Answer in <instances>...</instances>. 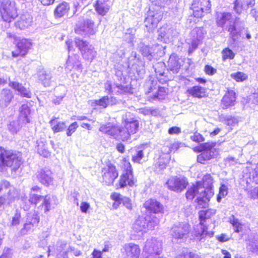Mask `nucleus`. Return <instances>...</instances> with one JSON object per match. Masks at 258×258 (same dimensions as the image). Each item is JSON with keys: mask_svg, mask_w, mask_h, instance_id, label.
Wrapping results in <instances>:
<instances>
[{"mask_svg": "<svg viewBox=\"0 0 258 258\" xmlns=\"http://www.w3.org/2000/svg\"><path fill=\"white\" fill-rule=\"evenodd\" d=\"M55 0H40L41 3L44 6H49L52 5Z\"/></svg>", "mask_w": 258, "mask_h": 258, "instance_id": "obj_61", "label": "nucleus"}, {"mask_svg": "<svg viewBox=\"0 0 258 258\" xmlns=\"http://www.w3.org/2000/svg\"><path fill=\"white\" fill-rule=\"evenodd\" d=\"M11 186L10 183L7 180H2L0 183V192L3 189H6L9 188Z\"/></svg>", "mask_w": 258, "mask_h": 258, "instance_id": "obj_54", "label": "nucleus"}, {"mask_svg": "<svg viewBox=\"0 0 258 258\" xmlns=\"http://www.w3.org/2000/svg\"><path fill=\"white\" fill-rule=\"evenodd\" d=\"M135 148L137 153L132 156V160L134 163H140L144 156V151L140 147H136Z\"/></svg>", "mask_w": 258, "mask_h": 258, "instance_id": "obj_36", "label": "nucleus"}, {"mask_svg": "<svg viewBox=\"0 0 258 258\" xmlns=\"http://www.w3.org/2000/svg\"><path fill=\"white\" fill-rule=\"evenodd\" d=\"M231 77L237 82H241L247 79V75L241 72H237L231 74Z\"/></svg>", "mask_w": 258, "mask_h": 258, "instance_id": "obj_39", "label": "nucleus"}, {"mask_svg": "<svg viewBox=\"0 0 258 258\" xmlns=\"http://www.w3.org/2000/svg\"><path fill=\"white\" fill-rule=\"evenodd\" d=\"M188 96L194 98H202L208 96L206 89L200 85H195L188 88L186 91Z\"/></svg>", "mask_w": 258, "mask_h": 258, "instance_id": "obj_14", "label": "nucleus"}, {"mask_svg": "<svg viewBox=\"0 0 258 258\" xmlns=\"http://www.w3.org/2000/svg\"><path fill=\"white\" fill-rule=\"evenodd\" d=\"M94 23L93 22H87L83 24L76 26L74 29L75 33L77 34H82L86 31L87 29H92Z\"/></svg>", "mask_w": 258, "mask_h": 258, "instance_id": "obj_30", "label": "nucleus"}, {"mask_svg": "<svg viewBox=\"0 0 258 258\" xmlns=\"http://www.w3.org/2000/svg\"><path fill=\"white\" fill-rule=\"evenodd\" d=\"M143 207L147 212L150 214H163L164 212V207L163 204L154 198L147 200L143 204Z\"/></svg>", "mask_w": 258, "mask_h": 258, "instance_id": "obj_11", "label": "nucleus"}, {"mask_svg": "<svg viewBox=\"0 0 258 258\" xmlns=\"http://www.w3.org/2000/svg\"><path fill=\"white\" fill-rule=\"evenodd\" d=\"M44 197L35 194H30L29 202L31 205L36 207L41 201H43Z\"/></svg>", "mask_w": 258, "mask_h": 258, "instance_id": "obj_38", "label": "nucleus"}, {"mask_svg": "<svg viewBox=\"0 0 258 258\" xmlns=\"http://www.w3.org/2000/svg\"><path fill=\"white\" fill-rule=\"evenodd\" d=\"M145 23L148 31H150L157 28L159 20L156 18L154 16L152 15L146 18Z\"/></svg>", "mask_w": 258, "mask_h": 258, "instance_id": "obj_29", "label": "nucleus"}, {"mask_svg": "<svg viewBox=\"0 0 258 258\" xmlns=\"http://www.w3.org/2000/svg\"><path fill=\"white\" fill-rule=\"evenodd\" d=\"M75 44L85 59L92 60L95 57L97 52L87 41L78 38L75 39Z\"/></svg>", "mask_w": 258, "mask_h": 258, "instance_id": "obj_9", "label": "nucleus"}, {"mask_svg": "<svg viewBox=\"0 0 258 258\" xmlns=\"http://www.w3.org/2000/svg\"><path fill=\"white\" fill-rule=\"evenodd\" d=\"M190 139L192 142L197 143L203 142L205 140L204 137L197 132H195L193 135L190 136Z\"/></svg>", "mask_w": 258, "mask_h": 258, "instance_id": "obj_42", "label": "nucleus"}, {"mask_svg": "<svg viewBox=\"0 0 258 258\" xmlns=\"http://www.w3.org/2000/svg\"><path fill=\"white\" fill-rule=\"evenodd\" d=\"M229 237L225 234H221L217 236V239L221 242H226L229 240Z\"/></svg>", "mask_w": 258, "mask_h": 258, "instance_id": "obj_56", "label": "nucleus"}, {"mask_svg": "<svg viewBox=\"0 0 258 258\" xmlns=\"http://www.w3.org/2000/svg\"><path fill=\"white\" fill-rule=\"evenodd\" d=\"M0 15L4 22L10 23L18 16L15 4L10 0H3L0 3Z\"/></svg>", "mask_w": 258, "mask_h": 258, "instance_id": "obj_6", "label": "nucleus"}, {"mask_svg": "<svg viewBox=\"0 0 258 258\" xmlns=\"http://www.w3.org/2000/svg\"><path fill=\"white\" fill-rule=\"evenodd\" d=\"M211 7L210 0H192L190 9L194 18L201 19L211 12Z\"/></svg>", "mask_w": 258, "mask_h": 258, "instance_id": "obj_7", "label": "nucleus"}, {"mask_svg": "<svg viewBox=\"0 0 258 258\" xmlns=\"http://www.w3.org/2000/svg\"><path fill=\"white\" fill-rule=\"evenodd\" d=\"M199 183L201 188H204L201 192V196L196 199V202L200 208H205L209 206L211 199L214 195L213 178L209 173L205 174L201 180L196 181Z\"/></svg>", "mask_w": 258, "mask_h": 258, "instance_id": "obj_1", "label": "nucleus"}, {"mask_svg": "<svg viewBox=\"0 0 258 258\" xmlns=\"http://www.w3.org/2000/svg\"><path fill=\"white\" fill-rule=\"evenodd\" d=\"M102 252L94 249L92 253V258H102Z\"/></svg>", "mask_w": 258, "mask_h": 258, "instance_id": "obj_57", "label": "nucleus"}, {"mask_svg": "<svg viewBox=\"0 0 258 258\" xmlns=\"http://www.w3.org/2000/svg\"><path fill=\"white\" fill-rule=\"evenodd\" d=\"M157 243L158 242L156 240H151V242H149V248H151L153 251H155V253L156 255H159L161 253V250H159Z\"/></svg>", "mask_w": 258, "mask_h": 258, "instance_id": "obj_46", "label": "nucleus"}, {"mask_svg": "<svg viewBox=\"0 0 258 258\" xmlns=\"http://www.w3.org/2000/svg\"><path fill=\"white\" fill-rule=\"evenodd\" d=\"M90 204L86 202H83L81 203L80 210L82 212L86 213L90 208Z\"/></svg>", "mask_w": 258, "mask_h": 258, "instance_id": "obj_52", "label": "nucleus"}, {"mask_svg": "<svg viewBox=\"0 0 258 258\" xmlns=\"http://www.w3.org/2000/svg\"><path fill=\"white\" fill-rule=\"evenodd\" d=\"M93 103L95 106L105 109L109 105V98L108 96H102L99 99L94 100Z\"/></svg>", "mask_w": 258, "mask_h": 258, "instance_id": "obj_34", "label": "nucleus"}, {"mask_svg": "<svg viewBox=\"0 0 258 258\" xmlns=\"http://www.w3.org/2000/svg\"><path fill=\"white\" fill-rule=\"evenodd\" d=\"M8 128L13 133H16L19 130L17 126V123L15 121L11 122L8 125Z\"/></svg>", "mask_w": 258, "mask_h": 258, "instance_id": "obj_51", "label": "nucleus"}, {"mask_svg": "<svg viewBox=\"0 0 258 258\" xmlns=\"http://www.w3.org/2000/svg\"><path fill=\"white\" fill-rule=\"evenodd\" d=\"M79 127V125L76 121L71 123L66 130V134L68 137L71 136Z\"/></svg>", "mask_w": 258, "mask_h": 258, "instance_id": "obj_41", "label": "nucleus"}, {"mask_svg": "<svg viewBox=\"0 0 258 258\" xmlns=\"http://www.w3.org/2000/svg\"><path fill=\"white\" fill-rule=\"evenodd\" d=\"M215 213L211 209L200 210L198 213L200 220L199 224H203L207 220L210 219L212 215Z\"/></svg>", "mask_w": 258, "mask_h": 258, "instance_id": "obj_28", "label": "nucleus"}, {"mask_svg": "<svg viewBox=\"0 0 258 258\" xmlns=\"http://www.w3.org/2000/svg\"><path fill=\"white\" fill-rule=\"evenodd\" d=\"M190 231V225L189 224H185L181 227V231L175 234V238L182 239L188 234Z\"/></svg>", "mask_w": 258, "mask_h": 258, "instance_id": "obj_37", "label": "nucleus"}, {"mask_svg": "<svg viewBox=\"0 0 258 258\" xmlns=\"http://www.w3.org/2000/svg\"><path fill=\"white\" fill-rule=\"evenodd\" d=\"M31 21L29 17L24 16L15 23L16 28L20 29H24L31 25Z\"/></svg>", "mask_w": 258, "mask_h": 258, "instance_id": "obj_31", "label": "nucleus"}, {"mask_svg": "<svg viewBox=\"0 0 258 258\" xmlns=\"http://www.w3.org/2000/svg\"><path fill=\"white\" fill-rule=\"evenodd\" d=\"M123 123V127L127 131V133H129L130 136L137 132L139 126V122L137 120L133 119L128 121L127 119H125L124 120Z\"/></svg>", "mask_w": 258, "mask_h": 258, "instance_id": "obj_20", "label": "nucleus"}, {"mask_svg": "<svg viewBox=\"0 0 258 258\" xmlns=\"http://www.w3.org/2000/svg\"><path fill=\"white\" fill-rule=\"evenodd\" d=\"M168 95V88L163 87H158L156 92L153 95L148 97V100L152 101L156 99H164Z\"/></svg>", "mask_w": 258, "mask_h": 258, "instance_id": "obj_26", "label": "nucleus"}, {"mask_svg": "<svg viewBox=\"0 0 258 258\" xmlns=\"http://www.w3.org/2000/svg\"><path fill=\"white\" fill-rule=\"evenodd\" d=\"M37 151L39 154L45 157L49 154V153L47 149H46L45 148L42 149V147H40V145H38Z\"/></svg>", "mask_w": 258, "mask_h": 258, "instance_id": "obj_55", "label": "nucleus"}, {"mask_svg": "<svg viewBox=\"0 0 258 258\" xmlns=\"http://www.w3.org/2000/svg\"><path fill=\"white\" fill-rule=\"evenodd\" d=\"M110 198L112 200L115 202H117L119 203V204H120L121 201L122 200L120 194L117 192H112L110 195Z\"/></svg>", "mask_w": 258, "mask_h": 258, "instance_id": "obj_49", "label": "nucleus"}, {"mask_svg": "<svg viewBox=\"0 0 258 258\" xmlns=\"http://www.w3.org/2000/svg\"><path fill=\"white\" fill-rule=\"evenodd\" d=\"M94 7L96 12L101 16H105L108 12L110 7L105 1L97 0L94 4Z\"/></svg>", "mask_w": 258, "mask_h": 258, "instance_id": "obj_22", "label": "nucleus"}, {"mask_svg": "<svg viewBox=\"0 0 258 258\" xmlns=\"http://www.w3.org/2000/svg\"><path fill=\"white\" fill-rule=\"evenodd\" d=\"M9 85L15 91L18 92V95L21 97L28 98L31 97V91L29 89H27L21 83L13 81L11 82Z\"/></svg>", "mask_w": 258, "mask_h": 258, "instance_id": "obj_17", "label": "nucleus"}, {"mask_svg": "<svg viewBox=\"0 0 258 258\" xmlns=\"http://www.w3.org/2000/svg\"><path fill=\"white\" fill-rule=\"evenodd\" d=\"M40 206L44 207L45 212H47L51 209L50 202L49 199H47L46 196L44 197L42 203L41 204Z\"/></svg>", "mask_w": 258, "mask_h": 258, "instance_id": "obj_48", "label": "nucleus"}, {"mask_svg": "<svg viewBox=\"0 0 258 258\" xmlns=\"http://www.w3.org/2000/svg\"><path fill=\"white\" fill-rule=\"evenodd\" d=\"M221 252L224 255L223 258H231V254L226 250L222 249Z\"/></svg>", "mask_w": 258, "mask_h": 258, "instance_id": "obj_62", "label": "nucleus"}, {"mask_svg": "<svg viewBox=\"0 0 258 258\" xmlns=\"http://www.w3.org/2000/svg\"><path fill=\"white\" fill-rule=\"evenodd\" d=\"M215 143L206 142L192 148V151L200 153L197 156V162L200 164H206L207 162L215 158L214 152L212 151L215 146Z\"/></svg>", "mask_w": 258, "mask_h": 258, "instance_id": "obj_5", "label": "nucleus"}, {"mask_svg": "<svg viewBox=\"0 0 258 258\" xmlns=\"http://www.w3.org/2000/svg\"><path fill=\"white\" fill-rule=\"evenodd\" d=\"M232 19V15L228 13H223L221 16L216 19L217 25L219 27H223L226 23Z\"/></svg>", "mask_w": 258, "mask_h": 258, "instance_id": "obj_33", "label": "nucleus"}, {"mask_svg": "<svg viewBox=\"0 0 258 258\" xmlns=\"http://www.w3.org/2000/svg\"><path fill=\"white\" fill-rule=\"evenodd\" d=\"M39 221L40 218L38 214L34 215V216L31 219V221L24 224L23 228L21 229V231L24 234H26V233L28 230H30L32 227L35 225H37L39 223Z\"/></svg>", "mask_w": 258, "mask_h": 258, "instance_id": "obj_27", "label": "nucleus"}, {"mask_svg": "<svg viewBox=\"0 0 258 258\" xmlns=\"http://www.w3.org/2000/svg\"><path fill=\"white\" fill-rule=\"evenodd\" d=\"M23 164L22 158L14 152L0 147V170L6 168H10L15 171Z\"/></svg>", "mask_w": 258, "mask_h": 258, "instance_id": "obj_3", "label": "nucleus"}, {"mask_svg": "<svg viewBox=\"0 0 258 258\" xmlns=\"http://www.w3.org/2000/svg\"><path fill=\"white\" fill-rule=\"evenodd\" d=\"M206 74L209 76H213L217 73L216 69L209 64H206L204 69Z\"/></svg>", "mask_w": 258, "mask_h": 258, "instance_id": "obj_45", "label": "nucleus"}, {"mask_svg": "<svg viewBox=\"0 0 258 258\" xmlns=\"http://www.w3.org/2000/svg\"><path fill=\"white\" fill-rule=\"evenodd\" d=\"M50 170L42 169L37 172L36 177L39 181L45 186H49L53 181Z\"/></svg>", "mask_w": 258, "mask_h": 258, "instance_id": "obj_15", "label": "nucleus"}, {"mask_svg": "<svg viewBox=\"0 0 258 258\" xmlns=\"http://www.w3.org/2000/svg\"><path fill=\"white\" fill-rule=\"evenodd\" d=\"M222 59L223 61L227 60L233 59L235 56V53L229 47L224 48L221 51Z\"/></svg>", "mask_w": 258, "mask_h": 258, "instance_id": "obj_35", "label": "nucleus"}, {"mask_svg": "<svg viewBox=\"0 0 258 258\" xmlns=\"http://www.w3.org/2000/svg\"><path fill=\"white\" fill-rule=\"evenodd\" d=\"M168 189L176 192H181L186 188L189 183L184 176H173L170 177L166 182Z\"/></svg>", "mask_w": 258, "mask_h": 258, "instance_id": "obj_8", "label": "nucleus"}, {"mask_svg": "<svg viewBox=\"0 0 258 258\" xmlns=\"http://www.w3.org/2000/svg\"><path fill=\"white\" fill-rule=\"evenodd\" d=\"M118 126L111 123L107 122L100 125L99 130L102 133L109 135L115 139L117 134Z\"/></svg>", "mask_w": 258, "mask_h": 258, "instance_id": "obj_18", "label": "nucleus"}, {"mask_svg": "<svg viewBox=\"0 0 258 258\" xmlns=\"http://www.w3.org/2000/svg\"><path fill=\"white\" fill-rule=\"evenodd\" d=\"M116 149L120 153H123L125 152V146L122 143H118L116 145Z\"/></svg>", "mask_w": 258, "mask_h": 258, "instance_id": "obj_60", "label": "nucleus"}, {"mask_svg": "<svg viewBox=\"0 0 258 258\" xmlns=\"http://www.w3.org/2000/svg\"><path fill=\"white\" fill-rule=\"evenodd\" d=\"M31 45V41L28 39L23 38L19 40L16 44V49L12 51V56L13 57H24L28 53Z\"/></svg>", "mask_w": 258, "mask_h": 258, "instance_id": "obj_12", "label": "nucleus"}, {"mask_svg": "<svg viewBox=\"0 0 258 258\" xmlns=\"http://www.w3.org/2000/svg\"><path fill=\"white\" fill-rule=\"evenodd\" d=\"M70 9L69 5L66 2H62L58 5L54 10V16L55 18H61L67 15Z\"/></svg>", "mask_w": 258, "mask_h": 258, "instance_id": "obj_24", "label": "nucleus"}, {"mask_svg": "<svg viewBox=\"0 0 258 258\" xmlns=\"http://www.w3.org/2000/svg\"><path fill=\"white\" fill-rule=\"evenodd\" d=\"M229 222L234 227V232L239 233L242 230V225L239 222L237 219H236L233 216L232 219H230Z\"/></svg>", "mask_w": 258, "mask_h": 258, "instance_id": "obj_40", "label": "nucleus"}, {"mask_svg": "<svg viewBox=\"0 0 258 258\" xmlns=\"http://www.w3.org/2000/svg\"><path fill=\"white\" fill-rule=\"evenodd\" d=\"M221 131V129L219 128H215L213 132L210 133V135L211 137H214L218 135L220 132Z\"/></svg>", "mask_w": 258, "mask_h": 258, "instance_id": "obj_64", "label": "nucleus"}, {"mask_svg": "<svg viewBox=\"0 0 258 258\" xmlns=\"http://www.w3.org/2000/svg\"><path fill=\"white\" fill-rule=\"evenodd\" d=\"M21 217V214L19 211L17 210L15 213L14 216L13 217L11 225L12 226H16L19 225L20 223V219Z\"/></svg>", "mask_w": 258, "mask_h": 258, "instance_id": "obj_43", "label": "nucleus"}, {"mask_svg": "<svg viewBox=\"0 0 258 258\" xmlns=\"http://www.w3.org/2000/svg\"><path fill=\"white\" fill-rule=\"evenodd\" d=\"M57 118L53 117L49 121L51 128L54 133L62 132L66 128V124L65 122H57Z\"/></svg>", "mask_w": 258, "mask_h": 258, "instance_id": "obj_25", "label": "nucleus"}, {"mask_svg": "<svg viewBox=\"0 0 258 258\" xmlns=\"http://www.w3.org/2000/svg\"><path fill=\"white\" fill-rule=\"evenodd\" d=\"M200 187L199 186V183L196 182L192 183L191 186L187 188L185 193V197L187 201H192L200 193Z\"/></svg>", "mask_w": 258, "mask_h": 258, "instance_id": "obj_21", "label": "nucleus"}, {"mask_svg": "<svg viewBox=\"0 0 258 258\" xmlns=\"http://www.w3.org/2000/svg\"><path fill=\"white\" fill-rule=\"evenodd\" d=\"M167 65L169 70L173 73L179 72L182 65L180 62V59L175 53L171 54L167 61Z\"/></svg>", "mask_w": 258, "mask_h": 258, "instance_id": "obj_16", "label": "nucleus"}, {"mask_svg": "<svg viewBox=\"0 0 258 258\" xmlns=\"http://www.w3.org/2000/svg\"><path fill=\"white\" fill-rule=\"evenodd\" d=\"M234 9L237 12H238L242 8V3H240L239 0H235L234 2Z\"/></svg>", "mask_w": 258, "mask_h": 258, "instance_id": "obj_58", "label": "nucleus"}, {"mask_svg": "<svg viewBox=\"0 0 258 258\" xmlns=\"http://www.w3.org/2000/svg\"><path fill=\"white\" fill-rule=\"evenodd\" d=\"M201 226V230H195V236L199 240L207 238H211L214 235V232L208 230V226L205 223L199 224Z\"/></svg>", "mask_w": 258, "mask_h": 258, "instance_id": "obj_19", "label": "nucleus"}, {"mask_svg": "<svg viewBox=\"0 0 258 258\" xmlns=\"http://www.w3.org/2000/svg\"><path fill=\"white\" fill-rule=\"evenodd\" d=\"M56 258H69L68 255V252L64 251L62 253H58L56 256Z\"/></svg>", "mask_w": 258, "mask_h": 258, "instance_id": "obj_63", "label": "nucleus"}, {"mask_svg": "<svg viewBox=\"0 0 258 258\" xmlns=\"http://www.w3.org/2000/svg\"><path fill=\"white\" fill-rule=\"evenodd\" d=\"M120 168L121 173L115 185L116 189L137 186V179L134 176L133 166L128 158L123 157L122 159Z\"/></svg>", "mask_w": 258, "mask_h": 258, "instance_id": "obj_2", "label": "nucleus"}, {"mask_svg": "<svg viewBox=\"0 0 258 258\" xmlns=\"http://www.w3.org/2000/svg\"><path fill=\"white\" fill-rule=\"evenodd\" d=\"M177 258H201L198 254L193 252H186L179 255Z\"/></svg>", "mask_w": 258, "mask_h": 258, "instance_id": "obj_44", "label": "nucleus"}, {"mask_svg": "<svg viewBox=\"0 0 258 258\" xmlns=\"http://www.w3.org/2000/svg\"><path fill=\"white\" fill-rule=\"evenodd\" d=\"M101 182L106 186L114 184L119 175L116 166L111 161H107L103 164L100 170Z\"/></svg>", "mask_w": 258, "mask_h": 258, "instance_id": "obj_4", "label": "nucleus"}, {"mask_svg": "<svg viewBox=\"0 0 258 258\" xmlns=\"http://www.w3.org/2000/svg\"><path fill=\"white\" fill-rule=\"evenodd\" d=\"M125 255L128 258H139L141 249L139 244L133 242L125 244L123 246Z\"/></svg>", "mask_w": 258, "mask_h": 258, "instance_id": "obj_13", "label": "nucleus"}, {"mask_svg": "<svg viewBox=\"0 0 258 258\" xmlns=\"http://www.w3.org/2000/svg\"><path fill=\"white\" fill-rule=\"evenodd\" d=\"M30 109L29 107L26 104H23L19 109V119L24 123H29L30 119L29 116L30 114Z\"/></svg>", "mask_w": 258, "mask_h": 258, "instance_id": "obj_23", "label": "nucleus"}, {"mask_svg": "<svg viewBox=\"0 0 258 258\" xmlns=\"http://www.w3.org/2000/svg\"><path fill=\"white\" fill-rule=\"evenodd\" d=\"M117 130L115 140L124 142L130 139L131 136L123 127L118 126Z\"/></svg>", "mask_w": 258, "mask_h": 258, "instance_id": "obj_32", "label": "nucleus"}, {"mask_svg": "<svg viewBox=\"0 0 258 258\" xmlns=\"http://www.w3.org/2000/svg\"><path fill=\"white\" fill-rule=\"evenodd\" d=\"M182 146V144L178 142H175L172 143L169 148V151L170 153H175L178 151Z\"/></svg>", "mask_w": 258, "mask_h": 258, "instance_id": "obj_47", "label": "nucleus"}, {"mask_svg": "<svg viewBox=\"0 0 258 258\" xmlns=\"http://www.w3.org/2000/svg\"><path fill=\"white\" fill-rule=\"evenodd\" d=\"M123 205L127 208L128 209L131 210L133 209L132 204L131 203V201L129 198H126V200L123 202Z\"/></svg>", "mask_w": 258, "mask_h": 258, "instance_id": "obj_59", "label": "nucleus"}, {"mask_svg": "<svg viewBox=\"0 0 258 258\" xmlns=\"http://www.w3.org/2000/svg\"><path fill=\"white\" fill-rule=\"evenodd\" d=\"M237 95L234 90L230 88L227 90L221 100L220 105L223 109H227L235 105Z\"/></svg>", "mask_w": 258, "mask_h": 258, "instance_id": "obj_10", "label": "nucleus"}, {"mask_svg": "<svg viewBox=\"0 0 258 258\" xmlns=\"http://www.w3.org/2000/svg\"><path fill=\"white\" fill-rule=\"evenodd\" d=\"M219 194H220L221 195L224 197L226 196L227 195L228 188L226 185L224 184L221 185L219 188Z\"/></svg>", "mask_w": 258, "mask_h": 258, "instance_id": "obj_53", "label": "nucleus"}, {"mask_svg": "<svg viewBox=\"0 0 258 258\" xmlns=\"http://www.w3.org/2000/svg\"><path fill=\"white\" fill-rule=\"evenodd\" d=\"M180 133V128L176 126H172L168 130V133L170 135H178Z\"/></svg>", "mask_w": 258, "mask_h": 258, "instance_id": "obj_50", "label": "nucleus"}]
</instances>
